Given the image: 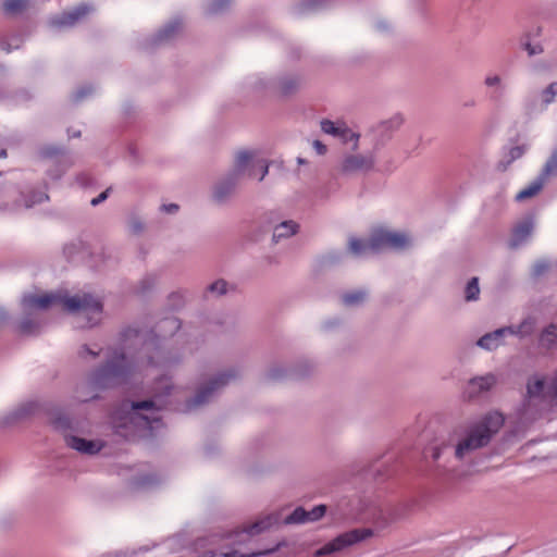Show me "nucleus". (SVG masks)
Here are the masks:
<instances>
[{"label": "nucleus", "instance_id": "nucleus-28", "mask_svg": "<svg viewBox=\"0 0 557 557\" xmlns=\"http://www.w3.org/2000/svg\"><path fill=\"white\" fill-rule=\"evenodd\" d=\"M545 181L540 175L525 188L520 190L517 196V201H524L529 198L536 196L543 188Z\"/></svg>", "mask_w": 557, "mask_h": 557}, {"label": "nucleus", "instance_id": "nucleus-43", "mask_svg": "<svg viewBox=\"0 0 557 557\" xmlns=\"http://www.w3.org/2000/svg\"><path fill=\"white\" fill-rule=\"evenodd\" d=\"M258 172L260 174L259 181H262L269 172V168L263 161L259 160V161H257V163H253L251 165V169L249 170L248 176L255 177V176H257Z\"/></svg>", "mask_w": 557, "mask_h": 557}, {"label": "nucleus", "instance_id": "nucleus-4", "mask_svg": "<svg viewBox=\"0 0 557 557\" xmlns=\"http://www.w3.org/2000/svg\"><path fill=\"white\" fill-rule=\"evenodd\" d=\"M504 417L499 412H490L479 421L471 423L463 436H453L448 443H443L433 451V459L440 460L442 456L451 453L457 460H463L476 449L487 446L493 436L504 424Z\"/></svg>", "mask_w": 557, "mask_h": 557}, {"label": "nucleus", "instance_id": "nucleus-15", "mask_svg": "<svg viewBox=\"0 0 557 557\" xmlns=\"http://www.w3.org/2000/svg\"><path fill=\"white\" fill-rule=\"evenodd\" d=\"M496 384L494 374H486L484 376L474 377L469 381L465 394L469 399L480 396L481 394L491 389Z\"/></svg>", "mask_w": 557, "mask_h": 557}, {"label": "nucleus", "instance_id": "nucleus-41", "mask_svg": "<svg viewBox=\"0 0 557 557\" xmlns=\"http://www.w3.org/2000/svg\"><path fill=\"white\" fill-rule=\"evenodd\" d=\"M557 95V82L550 83L541 94L543 104L547 106L555 101Z\"/></svg>", "mask_w": 557, "mask_h": 557}, {"label": "nucleus", "instance_id": "nucleus-37", "mask_svg": "<svg viewBox=\"0 0 557 557\" xmlns=\"http://www.w3.org/2000/svg\"><path fill=\"white\" fill-rule=\"evenodd\" d=\"M30 0H5L3 10L7 14L15 15L25 10Z\"/></svg>", "mask_w": 557, "mask_h": 557}, {"label": "nucleus", "instance_id": "nucleus-58", "mask_svg": "<svg viewBox=\"0 0 557 557\" xmlns=\"http://www.w3.org/2000/svg\"><path fill=\"white\" fill-rule=\"evenodd\" d=\"M549 389L553 393V395L557 397V372L555 373L550 382Z\"/></svg>", "mask_w": 557, "mask_h": 557}, {"label": "nucleus", "instance_id": "nucleus-2", "mask_svg": "<svg viewBox=\"0 0 557 557\" xmlns=\"http://www.w3.org/2000/svg\"><path fill=\"white\" fill-rule=\"evenodd\" d=\"M174 391L170 379L159 377L152 387V397L141 401H125L113 416L114 432L125 440H132L146 431H151L153 424L160 421L158 412L168 401L165 397Z\"/></svg>", "mask_w": 557, "mask_h": 557}, {"label": "nucleus", "instance_id": "nucleus-39", "mask_svg": "<svg viewBox=\"0 0 557 557\" xmlns=\"http://www.w3.org/2000/svg\"><path fill=\"white\" fill-rule=\"evenodd\" d=\"M232 0H212L206 7V13L209 15L220 14L224 12L231 4Z\"/></svg>", "mask_w": 557, "mask_h": 557}, {"label": "nucleus", "instance_id": "nucleus-59", "mask_svg": "<svg viewBox=\"0 0 557 557\" xmlns=\"http://www.w3.org/2000/svg\"><path fill=\"white\" fill-rule=\"evenodd\" d=\"M376 28L382 32L391 30V25L387 22H377Z\"/></svg>", "mask_w": 557, "mask_h": 557}, {"label": "nucleus", "instance_id": "nucleus-47", "mask_svg": "<svg viewBox=\"0 0 557 557\" xmlns=\"http://www.w3.org/2000/svg\"><path fill=\"white\" fill-rule=\"evenodd\" d=\"M94 91L92 87L91 86H84L82 88H79L73 96L74 98V101L78 102L81 100H83L84 98H86L87 96L91 95Z\"/></svg>", "mask_w": 557, "mask_h": 557}, {"label": "nucleus", "instance_id": "nucleus-5", "mask_svg": "<svg viewBox=\"0 0 557 557\" xmlns=\"http://www.w3.org/2000/svg\"><path fill=\"white\" fill-rule=\"evenodd\" d=\"M242 375L240 369L230 367L208 375L199 383L194 397L187 400V409L198 408L213 400L230 383Z\"/></svg>", "mask_w": 557, "mask_h": 557}, {"label": "nucleus", "instance_id": "nucleus-12", "mask_svg": "<svg viewBox=\"0 0 557 557\" xmlns=\"http://www.w3.org/2000/svg\"><path fill=\"white\" fill-rule=\"evenodd\" d=\"M546 380L544 376L534 374L528 379L524 408L528 410L533 403L541 401L545 397Z\"/></svg>", "mask_w": 557, "mask_h": 557}, {"label": "nucleus", "instance_id": "nucleus-16", "mask_svg": "<svg viewBox=\"0 0 557 557\" xmlns=\"http://www.w3.org/2000/svg\"><path fill=\"white\" fill-rule=\"evenodd\" d=\"M511 332L510 327L504 326L493 332L484 334L476 342V345L485 350L492 351L504 345V339Z\"/></svg>", "mask_w": 557, "mask_h": 557}, {"label": "nucleus", "instance_id": "nucleus-42", "mask_svg": "<svg viewBox=\"0 0 557 557\" xmlns=\"http://www.w3.org/2000/svg\"><path fill=\"white\" fill-rule=\"evenodd\" d=\"M71 419L63 413H59L52 419L54 429L63 432H66L69 429H71Z\"/></svg>", "mask_w": 557, "mask_h": 557}, {"label": "nucleus", "instance_id": "nucleus-35", "mask_svg": "<svg viewBox=\"0 0 557 557\" xmlns=\"http://www.w3.org/2000/svg\"><path fill=\"white\" fill-rule=\"evenodd\" d=\"M480 296V286H479V278L476 276H473L470 278V281L467 283L465 288V300L470 301H476Z\"/></svg>", "mask_w": 557, "mask_h": 557}, {"label": "nucleus", "instance_id": "nucleus-44", "mask_svg": "<svg viewBox=\"0 0 557 557\" xmlns=\"http://www.w3.org/2000/svg\"><path fill=\"white\" fill-rule=\"evenodd\" d=\"M327 511L326 505H318L313 507L311 510H307L308 513V522L319 521Z\"/></svg>", "mask_w": 557, "mask_h": 557}, {"label": "nucleus", "instance_id": "nucleus-13", "mask_svg": "<svg viewBox=\"0 0 557 557\" xmlns=\"http://www.w3.org/2000/svg\"><path fill=\"white\" fill-rule=\"evenodd\" d=\"M403 121L404 120L400 115H394L386 121L380 122L375 127H373L372 133L379 137L374 144V149H379L385 140L389 139L392 134L400 127Z\"/></svg>", "mask_w": 557, "mask_h": 557}, {"label": "nucleus", "instance_id": "nucleus-20", "mask_svg": "<svg viewBox=\"0 0 557 557\" xmlns=\"http://www.w3.org/2000/svg\"><path fill=\"white\" fill-rule=\"evenodd\" d=\"M181 28L182 22L180 20L170 22L152 38L151 46L154 47L171 40L181 30Z\"/></svg>", "mask_w": 557, "mask_h": 557}, {"label": "nucleus", "instance_id": "nucleus-3", "mask_svg": "<svg viewBox=\"0 0 557 557\" xmlns=\"http://www.w3.org/2000/svg\"><path fill=\"white\" fill-rule=\"evenodd\" d=\"M52 305H60L63 310L76 315L77 327H94L102 319L103 304L90 293H54L45 295L26 294L21 300L22 310H46Z\"/></svg>", "mask_w": 557, "mask_h": 557}, {"label": "nucleus", "instance_id": "nucleus-48", "mask_svg": "<svg viewBox=\"0 0 557 557\" xmlns=\"http://www.w3.org/2000/svg\"><path fill=\"white\" fill-rule=\"evenodd\" d=\"M525 149L523 146H516V147H512L510 150H509V160L507 161V163H511L512 161L521 158L524 153Z\"/></svg>", "mask_w": 557, "mask_h": 557}, {"label": "nucleus", "instance_id": "nucleus-14", "mask_svg": "<svg viewBox=\"0 0 557 557\" xmlns=\"http://www.w3.org/2000/svg\"><path fill=\"white\" fill-rule=\"evenodd\" d=\"M41 327L38 314L33 310H22V318L17 323L16 331L21 335H37Z\"/></svg>", "mask_w": 557, "mask_h": 557}, {"label": "nucleus", "instance_id": "nucleus-60", "mask_svg": "<svg viewBox=\"0 0 557 557\" xmlns=\"http://www.w3.org/2000/svg\"><path fill=\"white\" fill-rule=\"evenodd\" d=\"M13 48H18V45H11L9 42H3L2 44V49L5 50L7 52H10Z\"/></svg>", "mask_w": 557, "mask_h": 557}, {"label": "nucleus", "instance_id": "nucleus-23", "mask_svg": "<svg viewBox=\"0 0 557 557\" xmlns=\"http://www.w3.org/2000/svg\"><path fill=\"white\" fill-rule=\"evenodd\" d=\"M317 364L308 359H301L292 367L290 380H302L314 373Z\"/></svg>", "mask_w": 557, "mask_h": 557}, {"label": "nucleus", "instance_id": "nucleus-61", "mask_svg": "<svg viewBox=\"0 0 557 557\" xmlns=\"http://www.w3.org/2000/svg\"><path fill=\"white\" fill-rule=\"evenodd\" d=\"M339 324V320L338 319H334V320H330L325 323V327L327 329H331L333 326H336Z\"/></svg>", "mask_w": 557, "mask_h": 557}, {"label": "nucleus", "instance_id": "nucleus-38", "mask_svg": "<svg viewBox=\"0 0 557 557\" xmlns=\"http://www.w3.org/2000/svg\"><path fill=\"white\" fill-rule=\"evenodd\" d=\"M47 200H49V196L46 193L40 190H33L24 197V206L25 208H32L33 206Z\"/></svg>", "mask_w": 557, "mask_h": 557}, {"label": "nucleus", "instance_id": "nucleus-31", "mask_svg": "<svg viewBox=\"0 0 557 557\" xmlns=\"http://www.w3.org/2000/svg\"><path fill=\"white\" fill-rule=\"evenodd\" d=\"M368 293L363 289L348 292L342 295V302L346 307H356L364 302Z\"/></svg>", "mask_w": 557, "mask_h": 557}, {"label": "nucleus", "instance_id": "nucleus-18", "mask_svg": "<svg viewBox=\"0 0 557 557\" xmlns=\"http://www.w3.org/2000/svg\"><path fill=\"white\" fill-rule=\"evenodd\" d=\"M534 223L531 219H525L518 223L512 232L510 247L516 248L521 245L532 233Z\"/></svg>", "mask_w": 557, "mask_h": 557}, {"label": "nucleus", "instance_id": "nucleus-24", "mask_svg": "<svg viewBox=\"0 0 557 557\" xmlns=\"http://www.w3.org/2000/svg\"><path fill=\"white\" fill-rule=\"evenodd\" d=\"M539 346L546 350L557 348V325L549 324L541 332Z\"/></svg>", "mask_w": 557, "mask_h": 557}, {"label": "nucleus", "instance_id": "nucleus-36", "mask_svg": "<svg viewBox=\"0 0 557 557\" xmlns=\"http://www.w3.org/2000/svg\"><path fill=\"white\" fill-rule=\"evenodd\" d=\"M285 524H304L308 523V513L304 507H297L284 519Z\"/></svg>", "mask_w": 557, "mask_h": 557}, {"label": "nucleus", "instance_id": "nucleus-32", "mask_svg": "<svg viewBox=\"0 0 557 557\" xmlns=\"http://www.w3.org/2000/svg\"><path fill=\"white\" fill-rule=\"evenodd\" d=\"M227 286L228 284L225 280L219 278L207 286L205 297L218 298L224 296L227 293Z\"/></svg>", "mask_w": 557, "mask_h": 557}, {"label": "nucleus", "instance_id": "nucleus-19", "mask_svg": "<svg viewBox=\"0 0 557 557\" xmlns=\"http://www.w3.org/2000/svg\"><path fill=\"white\" fill-rule=\"evenodd\" d=\"M252 153L249 151H239L237 152L235 157V164L234 168L230 171L232 174H236L238 178H242V176L247 173L249 174V170L251 169V165L253 163H257V161L252 160Z\"/></svg>", "mask_w": 557, "mask_h": 557}, {"label": "nucleus", "instance_id": "nucleus-49", "mask_svg": "<svg viewBox=\"0 0 557 557\" xmlns=\"http://www.w3.org/2000/svg\"><path fill=\"white\" fill-rule=\"evenodd\" d=\"M484 84L487 87H498L502 85V77L499 75H488L485 77Z\"/></svg>", "mask_w": 557, "mask_h": 557}, {"label": "nucleus", "instance_id": "nucleus-9", "mask_svg": "<svg viewBox=\"0 0 557 557\" xmlns=\"http://www.w3.org/2000/svg\"><path fill=\"white\" fill-rule=\"evenodd\" d=\"M240 178L227 172L215 181L211 189V199L215 205L223 206L235 196Z\"/></svg>", "mask_w": 557, "mask_h": 557}, {"label": "nucleus", "instance_id": "nucleus-46", "mask_svg": "<svg viewBox=\"0 0 557 557\" xmlns=\"http://www.w3.org/2000/svg\"><path fill=\"white\" fill-rule=\"evenodd\" d=\"M100 351L101 349L95 350L88 347L87 345H82L81 348L78 349V356L84 360H86L87 358L94 360L99 356Z\"/></svg>", "mask_w": 557, "mask_h": 557}, {"label": "nucleus", "instance_id": "nucleus-57", "mask_svg": "<svg viewBox=\"0 0 557 557\" xmlns=\"http://www.w3.org/2000/svg\"><path fill=\"white\" fill-rule=\"evenodd\" d=\"M82 389H83V386L77 389V396L76 397H77V399L79 401H88L90 399H95V398L98 397L97 394H91L89 396H87V395L85 396V395L82 394Z\"/></svg>", "mask_w": 557, "mask_h": 557}, {"label": "nucleus", "instance_id": "nucleus-62", "mask_svg": "<svg viewBox=\"0 0 557 557\" xmlns=\"http://www.w3.org/2000/svg\"><path fill=\"white\" fill-rule=\"evenodd\" d=\"M77 180L82 185H86L88 183V176L86 174H81L77 176Z\"/></svg>", "mask_w": 557, "mask_h": 557}, {"label": "nucleus", "instance_id": "nucleus-50", "mask_svg": "<svg viewBox=\"0 0 557 557\" xmlns=\"http://www.w3.org/2000/svg\"><path fill=\"white\" fill-rule=\"evenodd\" d=\"M34 410V405L33 404H27V405H24V406H21L15 412V417L16 418H23L29 413H32Z\"/></svg>", "mask_w": 557, "mask_h": 557}, {"label": "nucleus", "instance_id": "nucleus-29", "mask_svg": "<svg viewBox=\"0 0 557 557\" xmlns=\"http://www.w3.org/2000/svg\"><path fill=\"white\" fill-rule=\"evenodd\" d=\"M536 321L533 317L525 318L519 325L513 326L510 325L511 332L509 335L525 337L533 333L535 329Z\"/></svg>", "mask_w": 557, "mask_h": 557}, {"label": "nucleus", "instance_id": "nucleus-10", "mask_svg": "<svg viewBox=\"0 0 557 557\" xmlns=\"http://www.w3.org/2000/svg\"><path fill=\"white\" fill-rule=\"evenodd\" d=\"M64 442L67 447L83 455L95 456L104 447V443L99 440H86L69 433L64 434Z\"/></svg>", "mask_w": 557, "mask_h": 557}, {"label": "nucleus", "instance_id": "nucleus-33", "mask_svg": "<svg viewBox=\"0 0 557 557\" xmlns=\"http://www.w3.org/2000/svg\"><path fill=\"white\" fill-rule=\"evenodd\" d=\"M557 175V147L553 149L549 158L546 160L540 176L546 182L550 176Z\"/></svg>", "mask_w": 557, "mask_h": 557}, {"label": "nucleus", "instance_id": "nucleus-45", "mask_svg": "<svg viewBox=\"0 0 557 557\" xmlns=\"http://www.w3.org/2000/svg\"><path fill=\"white\" fill-rule=\"evenodd\" d=\"M158 483V478L156 474H146L138 478L135 482L138 487H148Z\"/></svg>", "mask_w": 557, "mask_h": 557}, {"label": "nucleus", "instance_id": "nucleus-26", "mask_svg": "<svg viewBox=\"0 0 557 557\" xmlns=\"http://www.w3.org/2000/svg\"><path fill=\"white\" fill-rule=\"evenodd\" d=\"M290 372H292V367L276 363V364L271 366L268 369V371L265 373V377L272 382L290 380Z\"/></svg>", "mask_w": 557, "mask_h": 557}, {"label": "nucleus", "instance_id": "nucleus-21", "mask_svg": "<svg viewBox=\"0 0 557 557\" xmlns=\"http://www.w3.org/2000/svg\"><path fill=\"white\" fill-rule=\"evenodd\" d=\"M278 522V518L276 515H268L244 528V532L248 535H257L268 529H270L273 524Z\"/></svg>", "mask_w": 557, "mask_h": 557}, {"label": "nucleus", "instance_id": "nucleus-22", "mask_svg": "<svg viewBox=\"0 0 557 557\" xmlns=\"http://www.w3.org/2000/svg\"><path fill=\"white\" fill-rule=\"evenodd\" d=\"M299 230V224L293 220L284 221L277 224L273 230L272 240L278 243L281 239L295 235Z\"/></svg>", "mask_w": 557, "mask_h": 557}, {"label": "nucleus", "instance_id": "nucleus-27", "mask_svg": "<svg viewBox=\"0 0 557 557\" xmlns=\"http://www.w3.org/2000/svg\"><path fill=\"white\" fill-rule=\"evenodd\" d=\"M320 125H321V129L325 134L342 138L344 140H348V138H347L348 128L343 123L336 124L330 120H322L320 122Z\"/></svg>", "mask_w": 557, "mask_h": 557}, {"label": "nucleus", "instance_id": "nucleus-6", "mask_svg": "<svg viewBox=\"0 0 557 557\" xmlns=\"http://www.w3.org/2000/svg\"><path fill=\"white\" fill-rule=\"evenodd\" d=\"M371 245L376 252L387 248L401 251L410 248L412 240L406 232L379 227L371 232Z\"/></svg>", "mask_w": 557, "mask_h": 557}, {"label": "nucleus", "instance_id": "nucleus-52", "mask_svg": "<svg viewBox=\"0 0 557 557\" xmlns=\"http://www.w3.org/2000/svg\"><path fill=\"white\" fill-rule=\"evenodd\" d=\"M111 190H112V187L107 188L98 197L91 199L90 205L92 207H96V206L100 205L101 202H103L108 198Z\"/></svg>", "mask_w": 557, "mask_h": 557}, {"label": "nucleus", "instance_id": "nucleus-55", "mask_svg": "<svg viewBox=\"0 0 557 557\" xmlns=\"http://www.w3.org/2000/svg\"><path fill=\"white\" fill-rule=\"evenodd\" d=\"M180 207L176 203L162 205L161 210L169 214H175L178 211Z\"/></svg>", "mask_w": 557, "mask_h": 557}, {"label": "nucleus", "instance_id": "nucleus-53", "mask_svg": "<svg viewBox=\"0 0 557 557\" xmlns=\"http://www.w3.org/2000/svg\"><path fill=\"white\" fill-rule=\"evenodd\" d=\"M359 137L360 135L358 133H354L350 129H348L347 141H354L352 151H357L359 149Z\"/></svg>", "mask_w": 557, "mask_h": 557}, {"label": "nucleus", "instance_id": "nucleus-64", "mask_svg": "<svg viewBox=\"0 0 557 557\" xmlns=\"http://www.w3.org/2000/svg\"><path fill=\"white\" fill-rule=\"evenodd\" d=\"M311 5H312V3H304L301 7H299L298 10H299L300 13H304L307 10H309Z\"/></svg>", "mask_w": 557, "mask_h": 557}, {"label": "nucleus", "instance_id": "nucleus-54", "mask_svg": "<svg viewBox=\"0 0 557 557\" xmlns=\"http://www.w3.org/2000/svg\"><path fill=\"white\" fill-rule=\"evenodd\" d=\"M548 269V264L546 262H537L533 268L534 275H542Z\"/></svg>", "mask_w": 557, "mask_h": 557}, {"label": "nucleus", "instance_id": "nucleus-30", "mask_svg": "<svg viewBox=\"0 0 557 557\" xmlns=\"http://www.w3.org/2000/svg\"><path fill=\"white\" fill-rule=\"evenodd\" d=\"M301 81L298 76L289 75L284 76L278 82V87L284 96H289L295 94L300 87Z\"/></svg>", "mask_w": 557, "mask_h": 557}, {"label": "nucleus", "instance_id": "nucleus-1", "mask_svg": "<svg viewBox=\"0 0 557 557\" xmlns=\"http://www.w3.org/2000/svg\"><path fill=\"white\" fill-rule=\"evenodd\" d=\"M181 327L174 317L160 321L154 330L127 326L120 333L119 346L106 349V360L88 376L87 384L94 389L120 386L136 372L146 369L151 374L156 369L165 370L177 359L165 349L164 339Z\"/></svg>", "mask_w": 557, "mask_h": 557}, {"label": "nucleus", "instance_id": "nucleus-51", "mask_svg": "<svg viewBox=\"0 0 557 557\" xmlns=\"http://www.w3.org/2000/svg\"><path fill=\"white\" fill-rule=\"evenodd\" d=\"M61 152H62L61 148L51 146V147L41 149L40 154L42 157H54L57 154H60Z\"/></svg>", "mask_w": 557, "mask_h": 557}, {"label": "nucleus", "instance_id": "nucleus-7", "mask_svg": "<svg viewBox=\"0 0 557 557\" xmlns=\"http://www.w3.org/2000/svg\"><path fill=\"white\" fill-rule=\"evenodd\" d=\"M374 535V531L370 528L354 529L345 532L333 541L326 543L315 552V556H325L344 549L350 545L362 542Z\"/></svg>", "mask_w": 557, "mask_h": 557}, {"label": "nucleus", "instance_id": "nucleus-25", "mask_svg": "<svg viewBox=\"0 0 557 557\" xmlns=\"http://www.w3.org/2000/svg\"><path fill=\"white\" fill-rule=\"evenodd\" d=\"M348 250L355 257H362L370 252H376L371 245V236L368 240L351 237L348 243Z\"/></svg>", "mask_w": 557, "mask_h": 557}, {"label": "nucleus", "instance_id": "nucleus-34", "mask_svg": "<svg viewBox=\"0 0 557 557\" xmlns=\"http://www.w3.org/2000/svg\"><path fill=\"white\" fill-rule=\"evenodd\" d=\"M158 276L157 274H146L135 286V292L140 295H145L153 289L157 285Z\"/></svg>", "mask_w": 557, "mask_h": 557}, {"label": "nucleus", "instance_id": "nucleus-8", "mask_svg": "<svg viewBox=\"0 0 557 557\" xmlns=\"http://www.w3.org/2000/svg\"><path fill=\"white\" fill-rule=\"evenodd\" d=\"M374 165L375 157L373 152L362 154L354 151L343 156L337 169L342 175L351 176L370 172L374 169Z\"/></svg>", "mask_w": 557, "mask_h": 557}, {"label": "nucleus", "instance_id": "nucleus-17", "mask_svg": "<svg viewBox=\"0 0 557 557\" xmlns=\"http://www.w3.org/2000/svg\"><path fill=\"white\" fill-rule=\"evenodd\" d=\"M541 28H537L535 36H539ZM534 35L531 32H527L519 38V46L522 50L528 53V57L532 58L540 55L544 52V46L540 41L533 40Z\"/></svg>", "mask_w": 557, "mask_h": 557}, {"label": "nucleus", "instance_id": "nucleus-11", "mask_svg": "<svg viewBox=\"0 0 557 557\" xmlns=\"http://www.w3.org/2000/svg\"><path fill=\"white\" fill-rule=\"evenodd\" d=\"M94 8L89 4L82 3L74 9L57 15L50 20V24L55 27H72L83 17L88 15Z\"/></svg>", "mask_w": 557, "mask_h": 557}, {"label": "nucleus", "instance_id": "nucleus-56", "mask_svg": "<svg viewBox=\"0 0 557 557\" xmlns=\"http://www.w3.org/2000/svg\"><path fill=\"white\" fill-rule=\"evenodd\" d=\"M313 148L320 156H323L327 150L326 146L324 144H322L320 140L313 141Z\"/></svg>", "mask_w": 557, "mask_h": 557}, {"label": "nucleus", "instance_id": "nucleus-40", "mask_svg": "<svg viewBox=\"0 0 557 557\" xmlns=\"http://www.w3.org/2000/svg\"><path fill=\"white\" fill-rule=\"evenodd\" d=\"M275 549H263L259 552H252L249 554H238L236 550L230 553H215L211 557H258L273 553Z\"/></svg>", "mask_w": 557, "mask_h": 557}, {"label": "nucleus", "instance_id": "nucleus-63", "mask_svg": "<svg viewBox=\"0 0 557 557\" xmlns=\"http://www.w3.org/2000/svg\"><path fill=\"white\" fill-rule=\"evenodd\" d=\"M8 319V312L3 307H0V322Z\"/></svg>", "mask_w": 557, "mask_h": 557}]
</instances>
